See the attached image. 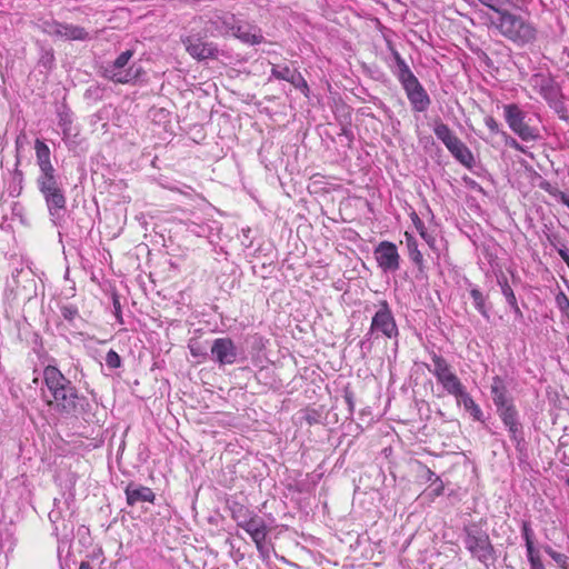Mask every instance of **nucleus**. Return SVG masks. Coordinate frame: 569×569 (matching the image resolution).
Returning a JSON list of instances; mask_svg holds the SVG:
<instances>
[{"label":"nucleus","instance_id":"1","mask_svg":"<svg viewBox=\"0 0 569 569\" xmlns=\"http://www.w3.org/2000/svg\"><path fill=\"white\" fill-rule=\"evenodd\" d=\"M43 382L49 396L43 392L46 403L61 416H77L89 410L88 399L54 366L43 369Z\"/></svg>","mask_w":569,"mask_h":569},{"label":"nucleus","instance_id":"2","mask_svg":"<svg viewBox=\"0 0 569 569\" xmlns=\"http://www.w3.org/2000/svg\"><path fill=\"white\" fill-rule=\"evenodd\" d=\"M493 12L497 16L488 18L490 26L508 40L523 46L536 39V28L521 16L501 9L500 6Z\"/></svg>","mask_w":569,"mask_h":569},{"label":"nucleus","instance_id":"3","mask_svg":"<svg viewBox=\"0 0 569 569\" xmlns=\"http://www.w3.org/2000/svg\"><path fill=\"white\" fill-rule=\"evenodd\" d=\"M375 332H381L389 339L396 338L399 335L393 313L387 300L379 302V309L372 317L370 329L359 343L363 357H366L372 350L371 338Z\"/></svg>","mask_w":569,"mask_h":569},{"label":"nucleus","instance_id":"4","mask_svg":"<svg viewBox=\"0 0 569 569\" xmlns=\"http://www.w3.org/2000/svg\"><path fill=\"white\" fill-rule=\"evenodd\" d=\"M463 543L471 556L486 567L496 561V551L489 535L477 523H470L463 528Z\"/></svg>","mask_w":569,"mask_h":569},{"label":"nucleus","instance_id":"5","mask_svg":"<svg viewBox=\"0 0 569 569\" xmlns=\"http://www.w3.org/2000/svg\"><path fill=\"white\" fill-rule=\"evenodd\" d=\"M132 57V50H126L121 52L113 62L100 68L101 77L114 83L121 84L131 83L139 80L144 74L142 67L134 63L130 67H127Z\"/></svg>","mask_w":569,"mask_h":569},{"label":"nucleus","instance_id":"6","mask_svg":"<svg viewBox=\"0 0 569 569\" xmlns=\"http://www.w3.org/2000/svg\"><path fill=\"white\" fill-rule=\"evenodd\" d=\"M43 196L51 222L61 227L64 221L67 198L60 181L38 186Z\"/></svg>","mask_w":569,"mask_h":569},{"label":"nucleus","instance_id":"7","mask_svg":"<svg viewBox=\"0 0 569 569\" xmlns=\"http://www.w3.org/2000/svg\"><path fill=\"white\" fill-rule=\"evenodd\" d=\"M505 120L509 128L523 141H531L539 138V132L531 127L527 119V114L515 103L503 107Z\"/></svg>","mask_w":569,"mask_h":569},{"label":"nucleus","instance_id":"8","mask_svg":"<svg viewBox=\"0 0 569 569\" xmlns=\"http://www.w3.org/2000/svg\"><path fill=\"white\" fill-rule=\"evenodd\" d=\"M497 413L503 426L508 429L511 440L516 443V449L519 452H523L526 450L525 433L516 406L512 405L498 409Z\"/></svg>","mask_w":569,"mask_h":569},{"label":"nucleus","instance_id":"9","mask_svg":"<svg viewBox=\"0 0 569 569\" xmlns=\"http://www.w3.org/2000/svg\"><path fill=\"white\" fill-rule=\"evenodd\" d=\"M42 30L49 36L68 41H87L90 39L89 32L83 27L62 23L56 20L44 21Z\"/></svg>","mask_w":569,"mask_h":569},{"label":"nucleus","instance_id":"10","mask_svg":"<svg viewBox=\"0 0 569 569\" xmlns=\"http://www.w3.org/2000/svg\"><path fill=\"white\" fill-rule=\"evenodd\" d=\"M242 529L251 537L261 557H268L269 550L266 546V538L269 533V528L264 519L254 512L242 526Z\"/></svg>","mask_w":569,"mask_h":569},{"label":"nucleus","instance_id":"11","mask_svg":"<svg viewBox=\"0 0 569 569\" xmlns=\"http://www.w3.org/2000/svg\"><path fill=\"white\" fill-rule=\"evenodd\" d=\"M375 258L383 272H396L400 266L397 246L390 241H381L375 249Z\"/></svg>","mask_w":569,"mask_h":569},{"label":"nucleus","instance_id":"12","mask_svg":"<svg viewBox=\"0 0 569 569\" xmlns=\"http://www.w3.org/2000/svg\"><path fill=\"white\" fill-rule=\"evenodd\" d=\"M402 88L407 94V98L413 111L425 112L428 110L431 100L426 89L422 87L418 79L411 80L402 84Z\"/></svg>","mask_w":569,"mask_h":569},{"label":"nucleus","instance_id":"13","mask_svg":"<svg viewBox=\"0 0 569 569\" xmlns=\"http://www.w3.org/2000/svg\"><path fill=\"white\" fill-rule=\"evenodd\" d=\"M211 355L220 366L237 361V347L230 338H217L211 346Z\"/></svg>","mask_w":569,"mask_h":569},{"label":"nucleus","instance_id":"14","mask_svg":"<svg viewBox=\"0 0 569 569\" xmlns=\"http://www.w3.org/2000/svg\"><path fill=\"white\" fill-rule=\"evenodd\" d=\"M182 42L188 53L197 60L217 59L220 52L213 42H203L191 37H187Z\"/></svg>","mask_w":569,"mask_h":569},{"label":"nucleus","instance_id":"15","mask_svg":"<svg viewBox=\"0 0 569 569\" xmlns=\"http://www.w3.org/2000/svg\"><path fill=\"white\" fill-rule=\"evenodd\" d=\"M124 493L129 506H134L139 502H153L156 499L154 492L149 487L134 482L128 483Z\"/></svg>","mask_w":569,"mask_h":569},{"label":"nucleus","instance_id":"16","mask_svg":"<svg viewBox=\"0 0 569 569\" xmlns=\"http://www.w3.org/2000/svg\"><path fill=\"white\" fill-rule=\"evenodd\" d=\"M490 389H491L492 400H493V403H495L497 410L513 405V400L511 397H509L507 387L501 377L495 376L492 378V383L490 386Z\"/></svg>","mask_w":569,"mask_h":569},{"label":"nucleus","instance_id":"17","mask_svg":"<svg viewBox=\"0 0 569 569\" xmlns=\"http://www.w3.org/2000/svg\"><path fill=\"white\" fill-rule=\"evenodd\" d=\"M238 39L248 44H259L264 38L257 26L243 23L234 27V33Z\"/></svg>","mask_w":569,"mask_h":569},{"label":"nucleus","instance_id":"18","mask_svg":"<svg viewBox=\"0 0 569 569\" xmlns=\"http://www.w3.org/2000/svg\"><path fill=\"white\" fill-rule=\"evenodd\" d=\"M452 157L459 161L462 166L468 169H471L475 164V157L470 149L459 139L457 138L450 146L447 148Z\"/></svg>","mask_w":569,"mask_h":569},{"label":"nucleus","instance_id":"19","mask_svg":"<svg viewBox=\"0 0 569 569\" xmlns=\"http://www.w3.org/2000/svg\"><path fill=\"white\" fill-rule=\"evenodd\" d=\"M431 360L433 363V368L427 365V369L436 377L438 383L441 382L447 377L455 373L448 361L442 356L433 352L431 355Z\"/></svg>","mask_w":569,"mask_h":569},{"label":"nucleus","instance_id":"20","mask_svg":"<svg viewBox=\"0 0 569 569\" xmlns=\"http://www.w3.org/2000/svg\"><path fill=\"white\" fill-rule=\"evenodd\" d=\"M498 283H499L500 288H501V293L506 298L507 303L512 309L516 319L522 320L523 319V313H522V311L520 310V308L518 306L516 295H515L512 288L510 287V284L508 283L507 278L505 276L498 278Z\"/></svg>","mask_w":569,"mask_h":569},{"label":"nucleus","instance_id":"21","mask_svg":"<svg viewBox=\"0 0 569 569\" xmlns=\"http://www.w3.org/2000/svg\"><path fill=\"white\" fill-rule=\"evenodd\" d=\"M392 56L396 61L395 74L398 78L401 86L411 80L417 79V77L412 73L409 66L406 63V61L402 59L398 51L393 50Z\"/></svg>","mask_w":569,"mask_h":569},{"label":"nucleus","instance_id":"22","mask_svg":"<svg viewBox=\"0 0 569 569\" xmlns=\"http://www.w3.org/2000/svg\"><path fill=\"white\" fill-rule=\"evenodd\" d=\"M233 20L234 19H233L232 14H224V16L216 14L209 21V23L211 26L209 28V31H211V32L216 31L220 34L228 33L230 30H234Z\"/></svg>","mask_w":569,"mask_h":569},{"label":"nucleus","instance_id":"23","mask_svg":"<svg viewBox=\"0 0 569 569\" xmlns=\"http://www.w3.org/2000/svg\"><path fill=\"white\" fill-rule=\"evenodd\" d=\"M456 399L458 403H461L465 409L470 412L475 420H482L483 413L480 407L473 401L472 397L467 392V390H463L462 393H460Z\"/></svg>","mask_w":569,"mask_h":569},{"label":"nucleus","instance_id":"24","mask_svg":"<svg viewBox=\"0 0 569 569\" xmlns=\"http://www.w3.org/2000/svg\"><path fill=\"white\" fill-rule=\"evenodd\" d=\"M439 383L448 395L453 396L455 398L459 397V395L466 390V387L462 385L456 373H452Z\"/></svg>","mask_w":569,"mask_h":569},{"label":"nucleus","instance_id":"25","mask_svg":"<svg viewBox=\"0 0 569 569\" xmlns=\"http://www.w3.org/2000/svg\"><path fill=\"white\" fill-rule=\"evenodd\" d=\"M433 133L446 148L450 146L458 137L455 132L443 122H437L433 128Z\"/></svg>","mask_w":569,"mask_h":569},{"label":"nucleus","instance_id":"26","mask_svg":"<svg viewBox=\"0 0 569 569\" xmlns=\"http://www.w3.org/2000/svg\"><path fill=\"white\" fill-rule=\"evenodd\" d=\"M407 236V247L409 257L412 260V262L418 267L419 271H423V256L421 251L418 249L417 240L412 237L406 233Z\"/></svg>","mask_w":569,"mask_h":569},{"label":"nucleus","instance_id":"27","mask_svg":"<svg viewBox=\"0 0 569 569\" xmlns=\"http://www.w3.org/2000/svg\"><path fill=\"white\" fill-rule=\"evenodd\" d=\"M538 187L548 192L551 197L559 200L562 204H565L569 209V194L553 187L548 180L542 179Z\"/></svg>","mask_w":569,"mask_h":569},{"label":"nucleus","instance_id":"28","mask_svg":"<svg viewBox=\"0 0 569 569\" xmlns=\"http://www.w3.org/2000/svg\"><path fill=\"white\" fill-rule=\"evenodd\" d=\"M38 166L40 168V174L37 179L38 186L59 181V178L56 174V170H54L53 166L51 164V162L40 163Z\"/></svg>","mask_w":569,"mask_h":569},{"label":"nucleus","instance_id":"29","mask_svg":"<svg viewBox=\"0 0 569 569\" xmlns=\"http://www.w3.org/2000/svg\"><path fill=\"white\" fill-rule=\"evenodd\" d=\"M254 512L242 505H234L231 509V517L237 522V526H242L252 517Z\"/></svg>","mask_w":569,"mask_h":569},{"label":"nucleus","instance_id":"30","mask_svg":"<svg viewBox=\"0 0 569 569\" xmlns=\"http://www.w3.org/2000/svg\"><path fill=\"white\" fill-rule=\"evenodd\" d=\"M470 297L472 298L475 308L481 313L482 317L489 319V312L486 308V297L482 295V292L478 288L472 287L470 289Z\"/></svg>","mask_w":569,"mask_h":569},{"label":"nucleus","instance_id":"31","mask_svg":"<svg viewBox=\"0 0 569 569\" xmlns=\"http://www.w3.org/2000/svg\"><path fill=\"white\" fill-rule=\"evenodd\" d=\"M37 163H49L50 161V149L49 147L41 140L37 139L34 143Z\"/></svg>","mask_w":569,"mask_h":569},{"label":"nucleus","instance_id":"32","mask_svg":"<svg viewBox=\"0 0 569 569\" xmlns=\"http://www.w3.org/2000/svg\"><path fill=\"white\" fill-rule=\"evenodd\" d=\"M521 532H522V537L526 541L527 553L531 555L532 552L536 551L535 547H533V536L535 535H533V530L528 521L522 522Z\"/></svg>","mask_w":569,"mask_h":569},{"label":"nucleus","instance_id":"33","mask_svg":"<svg viewBox=\"0 0 569 569\" xmlns=\"http://www.w3.org/2000/svg\"><path fill=\"white\" fill-rule=\"evenodd\" d=\"M296 89H299L302 91L306 96L309 91V87L305 78L301 76V73L297 70H293L292 76L288 80Z\"/></svg>","mask_w":569,"mask_h":569},{"label":"nucleus","instance_id":"34","mask_svg":"<svg viewBox=\"0 0 569 569\" xmlns=\"http://www.w3.org/2000/svg\"><path fill=\"white\" fill-rule=\"evenodd\" d=\"M293 70L288 66L276 64L271 69V76L279 80L288 81L292 76Z\"/></svg>","mask_w":569,"mask_h":569},{"label":"nucleus","instance_id":"35","mask_svg":"<svg viewBox=\"0 0 569 569\" xmlns=\"http://www.w3.org/2000/svg\"><path fill=\"white\" fill-rule=\"evenodd\" d=\"M545 551L559 565L561 569L569 565V557L566 555L555 551L551 547H546Z\"/></svg>","mask_w":569,"mask_h":569},{"label":"nucleus","instance_id":"36","mask_svg":"<svg viewBox=\"0 0 569 569\" xmlns=\"http://www.w3.org/2000/svg\"><path fill=\"white\" fill-rule=\"evenodd\" d=\"M556 302L562 315L566 316L569 320V298L562 291H560L556 296Z\"/></svg>","mask_w":569,"mask_h":569},{"label":"nucleus","instance_id":"37","mask_svg":"<svg viewBox=\"0 0 569 569\" xmlns=\"http://www.w3.org/2000/svg\"><path fill=\"white\" fill-rule=\"evenodd\" d=\"M72 119L69 112L59 113V126L62 128V132L64 136L70 134Z\"/></svg>","mask_w":569,"mask_h":569},{"label":"nucleus","instance_id":"38","mask_svg":"<svg viewBox=\"0 0 569 569\" xmlns=\"http://www.w3.org/2000/svg\"><path fill=\"white\" fill-rule=\"evenodd\" d=\"M106 365L110 369L119 368L121 366V358H120V356L114 350L110 349L107 352V356H106Z\"/></svg>","mask_w":569,"mask_h":569},{"label":"nucleus","instance_id":"39","mask_svg":"<svg viewBox=\"0 0 569 569\" xmlns=\"http://www.w3.org/2000/svg\"><path fill=\"white\" fill-rule=\"evenodd\" d=\"M60 311L63 319H66L69 322L73 321L79 316L77 307L72 305L62 306Z\"/></svg>","mask_w":569,"mask_h":569},{"label":"nucleus","instance_id":"40","mask_svg":"<svg viewBox=\"0 0 569 569\" xmlns=\"http://www.w3.org/2000/svg\"><path fill=\"white\" fill-rule=\"evenodd\" d=\"M541 93L548 100H553L558 96L557 89L550 83V81L541 86Z\"/></svg>","mask_w":569,"mask_h":569},{"label":"nucleus","instance_id":"41","mask_svg":"<svg viewBox=\"0 0 569 569\" xmlns=\"http://www.w3.org/2000/svg\"><path fill=\"white\" fill-rule=\"evenodd\" d=\"M528 556V560L530 562V566H531V569H545L541 560H540V557L535 552H532L531 555L527 553Z\"/></svg>","mask_w":569,"mask_h":569},{"label":"nucleus","instance_id":"42","mask_svg":"<svg viewBox=\"0 0 569 569\" xmlns=\"http://www.w3.org/2000/svg\"><path fill=\"white\" fill-rule=\"evenodd\" d=\"M485 123L492 133H499V123L491 116L485 118Z\"/></svg>","mask_w":569,"mask_h":569},{"label":"nucleus","instance_id":"43","mask_svg":"<svg viewBox=\"0 0 569 569\" xmlns=\"http://www.w3.org/2000/svg\"><path fill=\"white\" fill-rule=\"evenodd\" d=\"M112 305H113V309H114V316H116L118 322L123 323L122 313H121V305H120L119 298L117 296L113 297Z\"/></svg>","mask_w":569,"mask_h":569},{"label":"nucleus","instance_id":"44","mask_svg":"<svg viewBox=\"0 0 569 569\" xmlns=\"http://www.w3.org/2000/svg\"><path fill=\"white\" fill-rule=\"evenodd\" d=\"M345 400L348 405L349 412L352 413L355 409L353 393L347 390L345 392Z\"/></svg>","mask_w":569,"mask_h":569},{"label":"nucleus","instance_id":"45","mask_svg":"<svg viewBox=\"0 0 569 569\" xmlns=\"http://www.w3.org/2000/svg\"><path fill=\"white\" fill-rule=\"evenodd\" d=\"M558 254L561 257V259L568 264L569 261V249H567L565 246L557 249Z\"/></svg>","mask_w":569,"mask_h":569},{"label":"nucleus","instance_id":"46","mask_svg":"<svg viewBox=\"0 0 569 569\" xmlns=\"http://www.w3.org/2000/svg\"><path fill=\"white\" fill-rule=\"evenodd\" d=\"M340 134L345 136L349 141H351L353 139L352 132L345 127L341 129Z\"/></svg>","mask_w":569,"mask_h":569},{"label":"nucleus","instance_id":"47","mask_svg":"<svg viewBox=\"0 0 569 569\" xmlns=\"http://www.w3.org/2000/svg\"><path fill=\"white\" fill-rule=\"evenodd\" d=\"M79 569H93L92 566L88 561H82L80 563Z\"/></svg>","mask_w":569,"mask_h":569},{"label":"nucleus","instance_id":"48","mask_svg":"<svg viewBox=\"0 0 569 569\" xmlns=\"http://www.w3.org/2000/svg\"><path fill=\"white\" fill-rule=\"evenodd\" d=\"M510 146H512L517 149L519 148V143L513 138H510Z\"/></svg>","mask_w":569,"mask_h":569},{"label":"nucleus","instance_id":"49","mask_svg":"<svg viewBox=\"0 0 569 569\" xmlns=\"http://www.w3.org/2000/svg\"><path fill=\"white\" fill-rule=\"evenodd\" d=\"M436 476L435 472H432L430 469H428V477L431 479V477Z\"/></svg>","mask_w":569,"mask_h":569},{"label":"nucleus","instance_id":"50","mask_svg":"<svg viewBox=\"0 0 569 569\" xmlns=\"http://www.w3.org/2000/svg\"><path fill=\"white\" fill-rule=\"evenodd\" d=\"M191 353H192L193 356H197V355H198V350H194L193 348H191Z\"/></svg>","mask_w":569,"mask_h":569},{"label":"nucleus","instance_id":"51","mask_svg":"<svg viewBox=\"0 0 569 569\" xmlns=\"http://www.w3.org/2000/svg\"><path fill=\"white\" fill-rule=\"evenodd\" d=\"M191 353H192L193 356H197V355H198V350H194L193 348H191Z\"/></svg>","mask_w":569,"mask_h":569},{"label":"nucleus","instance_id":"52","mask_svg":"<svg viewBox=\"0 0 569 569\" xmlns=\"http://www.w3.org/2000/svg\"><path fill=\"white\" fill-rule=\"evenodd\" d=\"M52 60H53V54H52V53H50V54H49V61H52Z\"/></svg>","mask_w":569,"mask_h":569},{"label":"nucleus","instance_id":"53","mask_svg":"<svg viewBox=\"0 0 569 569\" xmlns=\"http://www.w3.org/2000/svg\"><path fill=\"white\" fill-rule=\"evenodd\" d=\"M566 483H567V487H568V490H569V478L566 480Z\"/></svg>","mask_w":569,"mask_h":569},{"label":"nucleus","instance_id":"54","mask_svg":"<svg viewBox=\"0 0 569 569\" xmlns=\"http://www.w3.org/2000/svg\"><path fill=\"white\" fill-rule=\"evenodd\" d=\"M562 569H569V565H568V566H566V567H565V568H562Z\"/></svg>","mask_w":569,"mask_h":569},{"label":"nucleus","instance_id":"55","mask_svg":"<svg viewBox=\"0 0 569 569\" xmlns=\"http://www.w3.org/2000/svg\"><path fill=\"white\" fill-rule=\"evenodd\" d=\"M567 266H568V268H569V261H568V264H567Z\"/></svg>","mask_w":569,"mask_h":569}]
</instances>
